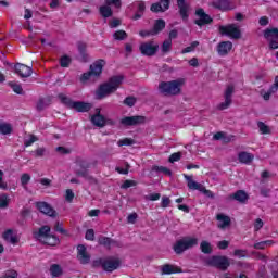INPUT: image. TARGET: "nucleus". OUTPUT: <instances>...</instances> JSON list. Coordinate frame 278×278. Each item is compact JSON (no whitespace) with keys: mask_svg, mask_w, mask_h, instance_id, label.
<instances>
[{"mask_svg":"<svg viewBox=\"0 0 278 278\" xmlns=\"http://www.w3.org/2000/svg\"><path fill=\"white\" fill-rule=\"evenodd\" d=\"M121 84H123V76H113L108 83L99 87L96 92L97 99H105V97H110V94L118 90Z\"/></svg>","mask_w":278,"mask_h":278,"instance_id":"f257e3e1","label":"nucleus"},{"mask_svg":"<svg viewBox=\"0 0 278 278\" xmlns=\"http://www.w3.org/2000/svg\"><path fill=\"white\" fill-rule=\"evenodd\" d=\"M181 86H184V79L163 81L159 85V90L165 97H175L181 93Z\"/></svg>","mask_w":278,"mask_h":278,"instance_id":"f03ea898","label":"nucleus"},{"mask_svg":"<svg viewBox=\"0 0 278 278\" xmlns=\"http://www.w3.org/2000/svg\"><path fill=\"white\" fill-rule=\"evenodd\" d=\"M105 66L104 60L96 61L91 66L90 71L83 74L80 77L81 84H88V81H97V78L103 73V67Z\"/></svg>","mask_w":278,"mask_h":278,"instance_id":"7ed1b4c3","label":"nucleus"},{"mask_svg":"<svg viewBox=\"0 0 278 278\" xmlns=\"http://www.w3.org/2000/svg\"><path fill=\"white\" fill-rule=\"evenodd\" d=\"M36 238L39 242H42V244H48V247L60 244V239L54 235H51V227L49 226H42L36 233Z\"/></svg>","mask_w":278,"mask_h":278,"instance_id":"20e7f679","label":"nucleus"},{"mask_svg":"<svg viewBox=\"0 0 278 278\" xmlns=\"http://www.w3.org/2000/svg\"><path fill=\"white\" fill-rule=\"evenodd\" d=\"M199 244V239L197 237H184L182 239L176 241L174 244V251L177 255H181L184 251H188V249H192Z\"/></svg>","mask_w":278,"mask_h":278,"instance_id":"39448f33","label":"nucleus"},{"mask_svg":"<svg viewBox=\"0 0 278 278\" xmlns=\"http://www.w3.org/2000/svg\"><path fill=\"white\" fill-rule=\"evenodd\" d=\"M60 99L63 103L70 105L72 110H76V112H90V110H92L91 103L81 101H71V99L66 98L64 94H61Z\"/></svg>","mask_w":278,"mask_h":278,"instance_id":"423d86ee","label":"nucleus"},{"mask_svg":"<svg viewBox=\"0 0 278 278\" xmlns=\"http://www.w3.org/2000/svg\"><path fill=\"white\" fill-rule=\"evenodd\" d=\"M206 264L219 268V270H227L229 268V258L226 256H212L206 260Z\"/></svg>","mask_w":278,"mask_h":278,"instance_id":"0eeeda50","label":"nucleus"},{"mask_svg":"<svg viewBox=\"0 0 278 278\" xmlns=\"http://www.w3.org/2000/svg\"><path fill=\"white\" fill-rule=\"evenodd\" d=\"M160 49V45L155 43L154 41L143 42L139 47V51L142 55H147L148 58H153L157 50Z\"/></svg>","mask_w":278,"mask_h":278,"instance_id":"6e6552de","label":"nucleus"},{"mask_svg":"<svg viewBox=\"0 0 278 278\" xmlns=\"http://www.w3.org/2000/svg\"><path fill=\"white\" fill-rule=\"evenodd\" d=\"M103 270L106 273H114L117 268H121V258L112 256L101 262Z\"/></svg>","mask_w":278,"mask_h":278,"instance_id":"1a4fd4ad","label":"nucleus"},{"mask_svg":"<svg viewBox=\"0 0 278 278\" xmlns=\"http://www.w3.org/2000/svg\"><path fill=\"white\" fill-rule=\"evenodd\" d=\"M219 34H222V36H228L229 38L238 39L240 38V28L235 24L219 26Z\"/></svg>","mask_w":278,"mask_h":278,"instance_id":"9d476101","label":"nucleus"},{"mask_svg":"<svg viewBox=\"0 0 278 278\" xmlns=\"http://www.w3.org/2000/svg\"><path fill=\"white\" fill-rule=\"evenodd\" d=\"M264 38L269 42L270 49H278V29L267 28L264 31Z\"/></svg>","mask_w":278,"mask_h":278,"instance_id":"9b49d317","label":"nucleus"},{"mask_svg":"<svg viewBox=\"0 0 278 278\" xmlns=\"http://www.w3.org/2000/svg\"><path fill=\"white\" fill-rule=\"evenodd\" d=\"M36 207L46 216H50L51 218H55V216H58V212L47 202H37Z\"/></svg>","mask_w":278,"mask_h":278,"instance_id":"f8f14e48","label":"nucleus"},{"mask_svg":"<svg viewBox=\"0 0 278 278\" xmlns=\"http://www.w3.org/2000/svg\"><path fill=\"white\" fill-rule=\"evenodd\" d=\"M233 90L235 87L233 85H229L224 93V99L225 101L218 104V110H227V108H229V105H231V97H233Z\"/></svg>","mask_w":278,"mask_h":278,"instance_id":"ddd939ff","label":"nucleus"},{"mask_svg":"<svg viewBox=\"0 0 278 278\" xmlns=\"http://www.w3.org/2000/svg\"><path fill=\"white\" fill-rule=\"evenodd\" d=\"M122 125H144L147 123V117L142 115L128 116L121 119Z\"/></svg>","mask_w":278,"mask_h":278,"instance_id":"4468645a","label":"nucleus"},{"mask_svg":"<svg viewBox=\"0 0 278 278\" xmlns=\"http://www.w3.org/2000/svg\"><path fill=\"white\" fill-rule=\"evenodd\" d=\"M195 14L198 16V20L195 21V25H199L200 27L202 25H207L208 23H212V17L203 11V9H198L195 11Z\"/></svg>","mask_w":278,"mask_h":278,"instance_id":"2eb2a0df","label":"nucleus"},{"mask_svg":"<svg viewBox=\"0 0 278 278\" xmlns=\"http://www.w3.org/2000/svg\"><path fill=\"white\" fill-rule=\"evenodd\" d=\"M91 123L96 127H105V116L101 115V109H96V114L91 116Z\"/></svg>","mask_w":278,"mask_h":278,"instance_id":"dca6fc26","label":"nucleus"},{"mask_svg":"<svg viewBox=\"0 0 278 278\" xmlns=\"http://www.w3.org/2000/svg\"><path fill=\"white\" fill-rule=\"evenodd\" d=\"M216 220L219 229H227L231 225V218L223 213L216 215Z\"/></svg>","mask_w":278,"mask_h":278,"instance_id":"f3484780","label":"nucleus"},{"mask_svg":"<svg viewBox=\"0 0 278 278\" xmlns=\"http://www.w3.org/2000/svg\"><path fill=\"white\" fill-rule=\"evenodd\" d=\"M170 8V1L169 0H161L157 3H153L151 5V12H166Z\"/></svg>","mask_w":278,"mask_h":278,"instance_id":"a211bd4d","label":"nucleus"},{"mask_svg":"<svg viewBox=\"0 0 278 278\" xmlns=\"http://www.w3.org/2000/svg\"><path fill=\"white\" fill-rule=\"evenodd\" d=\"M15 72L21 76V77H31V68L25 64L17 63L15 65Z\"/></svg>","mask_w":278,"mask_h":278,"instance_id":"6ab92c4d","label":"nucleus"},{"mask_svg":"<svg viewBox=\"0 0 278 278\" xmlns=\"http://www.w3.org/2000/svg\"><path fill=\"white\" fill-rule=\"evenodd\" d=\"M231 49H233V43L231 41H224L218 45L217 53L219 55H227Z\"/></svg>","mask_w":278,"mask_h":278,"instance_id":"aec40b11","label":"nucleus"},{"mask_svg":"<svg viewBox=\"0 0 278 278\" xmlns=\"http://www.w3.org/2000/svg\"><path fill=\"white\" fill-rule=\"evenodd\" d=\"M77 251H78L77 257H78L80 264H88V262H90V255H88V252H86V247L78 245Z\"/></svg>","mask_w":278,"mask_h":278,"instance_id":"412c9836","label":"nucleus"},{"mask_svg":"<svg viewBox=\"0 0 278 278\" xmlns=\"http://www.w3.org/2000/svg\"><path fill=\"white\" fill-rule=\"evenodd\" d=\"M184 177L187 181V187L189 188V190H198L199 192L201 190H203V185L194 181V179H192V176H188V175L184 174Z\"/></svg>","mask_w":278,"mask_h":278,"instance_id":"4be33fe9","label":"nucleus"},{"mask_svg":"<svg viewBox=\"0 0 278 278\" xmlns=\"http://www.w3.org/2000/svg\"><path fill=\"white\" fill-rule=\"evenodd\" d=\"M162 275H175V273H181V268L170 265V264H165L161 267Z\"/></svg>","mask_w":278,"mask_h":278,"instance_id":"5701e85b","label":"nucleus"},{"mask_svg":"<svg viewBox=\"0 0 278 278\" xmlns=\"http://www.w3.org/2000/svg\"><path fill=\"white\" fill-rule=\"evenodd\" d=\"M238 160L241 164H251V162L255 160V156L249 152H240L238 154Z\"/></svg>","mask_w":278,"mask_h":278,"instance_id":"b1692460","label":"nucleus"},{"mask_svg":"<svg viewBox=\"0 0 278 278\" xmlns=\"http://www.w3.org/2000/svg\"><path fill=\"white\" fill-rule=\"evenodd\" d=\"M214 8H217V10H230L231 7L229 4V0H216L213 2Z\"/></svg>","mask_w":278,"mask_h":278,"instance_id":"393cba45","label":"nucleus"},{"mask_svg":"<svg viewBox=\"0 0 278 278\" xmlns=\"http://www.w3.org/2000/svg\"><path fill=\"white\" fill-rule=\"evenodd\" d=\"M177 4L179 8L181 17L184 20L188 18V5L186 4V0H177Z\"/></svg>","mask_w":278,"mask_h":278,"instance_id":"a878e982","label":"nucleus"},{"mask_svg":"<svg viewBox=\"0 0 278 278\" xmlns=\"http://www.w3.org/2000/svg\"><path fill=\"white\" fill-rule=\"evenodd\" d=\"M63 273H64V269H62L61 265L52 264L50 266V275H51V277H62Z\"/></svg>","mask_w":278,"mask_h":278,"instance_id":"bb28decb","label":"nucleus"},{"mask_svg":"<svg viewBox=\"0 0 278 278\" xmlns=\"http://www.w3.org/2000/svg\"><path fill=\"white\" fill-rule=\"evenodd\" d=\"M100 14L101 16H103V18H110V16H112V8H110V4H108V2L100 7Z\"/></svg>","mask_w":278,"mask_h":278,"instance_id":"cd10ccee","label":"nucleus"},{"mask_svg":"<svg viewBox=\"0 0 278 278\" xmlns=\"http://www.w3.org/2000/svg\"><path fill=\"white\" fill-rule=\"evenodd\" d=\"M12 130L13 127L11 126V124L5 122L0 123V134H2V136H10V134H12Z\"/></svg>","mask_w":278,"mask_h":278,"instance_id":"c85d7f7f","label":"nucleus"},{"mask_svg":"<svg viewBox=\"0 0 278 278\" xmlns=\"http://www.w3.org/2000/svg\"><path fill=\"white\" fill-rule=\"evenodd\" d=\"M164 27H166V22H164V20H157L154 24V28L152 29V34H154V36H157V34H160V31H162Z\"/></svg>","mask_w":278,"mask_h":278,"instance_id":"c756f323","label":"nucleus"},{"mask_svg":"<svg viewBox=\"0 0 278 278\" xmlns=\"http://www.w3.org/2000/svg\"><path fill=\"white\" fill-rule=\"evenodd\" d=\"M4 240H7V242H11V244H16V242H18V239L16 238V236H14V232H12V230H7L3 235Z\"/></svg>","mask_w":278,"mask_h":278,"instance_id":"7c9ffc66","label":"nucleus"},{"mask_svg":"<svg viewBox=\"0 0 278 278\" xmlns=\"http://www.w3.org/2000/svg\"><path fill=\"white\" fill-rule=\"evenodd\" d=\"M233 199L236 201H239L240 203H244V201H247V199H249V195H247V192L240 190V191H237L235 194H233Z\"/></svg>","mask_w":278,"mask_h":278,"instance_id":"2f4dec72","label":"nucleus"},{"mask_svg":"<svg viewBox=\"0 0 278 278\" xmlns=\"http://www.w3.org/2000/svg\"><path fill=\"white\" fill-rule=\"evenodd\" d=\"M172 48H173V40L167 39L161 46V51H162V53H168Z\"/></svg>","mask_w":278,"mask_h":278,"instance_id":"473e14b6","label":"nucleus"},{"mask_svg":"<svg viewBox=\"0 0 278 278\" xmlns=\"http://www.w3.org/2000/svg\"><path fill=\"white\" fill-rule=\"evenodd\" d=\"M9 86L12 88L15 94H23V87L21 86V84L11 81L9 83Z\"/></svg>","mask_w":278,"mask_h":278,"instance_id":"72a5a7b5","label":"nucleus"},{"mask_svg":"<svg viewBox=\"0 0 278 278\" xmlns=\"http://www.w3.org/2000/svg\"><path fill=\"white\" fill-rule=\"evenodd\" d=\"M98 242L102 247H108V248H111L112 244H114V241L108 237H100Z\"/></svg>","mask_w":278,"mask_h":278,"instance_id":"f704fd0d","label":"nucleus"},{"mask_svg":"<svg viewBox=\"0 0 278 278\" xmlns=\"http://www.w3.org/2000/svg\"><path fill=\"white\" fill-rule=\"evenodd\" d=\"M202 253H212V244L207 241H202L200 244Z\"/></svg>","mask_w":278,"mask_h":278,"instance_id":"c9c22d12","label":"nucleus"},{"mask_svg":"<svg viewBox=\"0 0 278 278\" xmlns=\"http://www.w3.org/2000/svg\"><path fill=\"white\" fill-rule=\"evenodd\" d=\"M51 102L47 98L39 99L37 102V110H45Z\"/></svg>","mask_w":278,"mask_h":278,"instance_id":"e433bc0d","label":"nucleus"},{"mask_svg":"<svg viewBox=\"0 0 278 278\" xmlns=\"http://www.w3.org/2000/svg\"><path fill=\"white\" fill-rule=\"evenodd\" d=\"M257 127L261 134L263 135L270 134V127H268V125H265L264 122H258Z\"/></svg>","mask_w":278,"mask_h":278,"instance_id":"4c0bfd02","label":"nucleus"},{"mask_svg":"<svg viewBox=\"0 0 278 278\" xmlns=\"http://www.w3.org/2000/svg\"><path fill=\"white\" fill-rule=\"evenodd\" d=\"M10 204V197L8 194L0 195V207L5 208Z\"/></svg>","mask_w":278,"mask_h":278,"instance_id":"58836bf2","label":"nucleus"},{"mask_svg":"<svg viewBox=\"0 0 278 278\" xmlns=\"http://www.w3.org/2000/svg\"><path fill=\"white\" fill-rule=\"evenodd\" d=\"M197 47H199V43L197 41H193L190 46H188L187 48L182 49L181 53H192V51H194L197 49Z\"/></svg>","mask_w":278,"mask_h":278,"instance_id":"ea45409f","label":"nucleus"},{"mask_svg":"<svg viewBox=\"0 0 278 278\" xmlns=\"http://www.w3.org/2000/svg\"><path fill=\"white\" fill-rule=\"evenodd\" d=\"M78 51L80 55H83L84 62L88 61V55H86V43H79L78 45Z\"/></svg>","mask_w":278,"mask_h":278,"instance_id":"a19ab883","label":"nucleus"},{"mask_svg":"<svg viewBox=\"0 0 278 278\" xmlns=\"http://www.w3.org/2000/svg\"><path fill=\"white\" fill-rule=\"evenodd\" d=\"M113 36L115 40H125V38H127V33L125 30H117Z\"/></svg>","mask_w":278,"mask_h":278,"instance_id":"79ce46f5","label":"nucleus"},{"mask_svg":"<svg viewBox=\"0 0 278 278\" xmlns=\"http://www.w3.org/2000/svg\"><path fill=\"white\" fill-rule=\"evenodd\" d=\"M34 142H38V137L30 135L27 139H25L24 144L25 147H31Z\"/></svg>","mask_w":278,"mask_h":278,"instance_id":"37998d69","label":"nucleus"},{"mask_svg":"<svg viewBox=\"0 0 278 278\" xmlns=\"http://www.w3.org/2000/svg\"><path fill=\"white\" fill-rule=\"evenodd\" d=\"M154 170H157V173H163L164 175H167L168 177H170V175H173V172H170V169H168L167 167H164V166H156V167H154Z\"/></svg>","mask_w":278,"mask_h":278,"instance_id":"c03bdc74","label":"nucleus"},{"mask_svg":"<svg viewBox=\"0 0 278 278\" xmlns=\"http://www.w3.org/2000/svg\"><path fill=\"white\" fill-rule=\"evenodd\" d=\"M117 144L119 147H131V144H134V141L129 138H125V139H121Z\"/></svg>","mask_w":278,"mask_h":278,"instance_id":"a18cd8bd","label":"nucleus"},{"mask_svg":"<svg viewBox=\"0 0 278 278\" xmlns=\"http://www.w3.org/2000/svg\"><path fill=\"white\" fill-rule=\"evenodd\" d=\"M180 160H181V152L173 153V154L169 156V162H170V164H175V162H179Z\"/></svg>","mask_w":278,"mask_h":278,"instance_id":"49530a36","label":"nucleus"},{"mask_svg":"<svg viewBox=\"0 0 278 278\" xmlns=\"http://www.w3.org/2000/svg\"><path fill=\"white\" fill-rule=\"evenodd\" d=\"M136 180H125L124 184L121 186L124 190H127V188H132V186H136Z\"/></svg>","mask_w":278,"mask_h":278,"instance_id":"de8ad7c7","label":"nucleus"},{"mask_svg":"<svg viewBox=\"0 0 278 278\" xmlns=\"http://www.w3.org/2000/svg\"><path fill=\"white\" fill-rule=\"evenodd\" d=\"M73 199H75V193L73 192V190L67 189L65 191V200L71 203L73 201Z\"/></svg>","mask_w":278,"mask_h":278,"instance_id":"09e8293b","label":"nucleus"},{"mask_svg":"<svg viewBox=\"0 0 278 278\" xmlns=\"http://www.w3.org/2000/svg\"><path fill=\"white\" fill-rule=\"evenodd\" d=\"M200 192H202V194H205V197H207L208 199H214V192L205 189V186L203 185H202V189H200Z\"/></svg>","mask_w":278,"mask_h":278,"instance_id":"8fccbe9b","label":"nucleus"},{"mask_svg":"<svg viewBox=\"0 0 278 278\" xmlns=\"http://www.w3.org/2000/svg\"><path fill=\"white\" fill-rule=\"evenodd\" d=\"M262 227H264V220H262V218H257L254 222V231H260V229H262Z\"/></svg>","mask_w":278,"mask_h":278,"instance_id":"3c124183","label":"nucleus"},{"mask_svg":"<svg viewBox=\"0 0 278 278\" xmlns=\"http://www.w3.org/2000/svg\"><path fill=\"white\" fill-rule=\"evenodd\" d=\"M136 220H138V214L132 213L128 215L127 223H129V225H136Z\"/></svg>","mask_w":278,"mask_h":278,"instance_id":"603ef678","label":"nucleus"},{"mask_svg":"<svg viewBox=\"0 0 278 278\" xmlns=\"http://www.w3.org/2000/svg\"><path fill=\"white\" fill-rule=\"evenodd\" d=\"M31 177L29 176V174H23L21 177V184L22 186H27L30 181Z\"/></svg>","mask_w":278,"mask_h":278,"instance_id":"864d4df0","label":"nucleus"},{"mask_svg":"<svg viewBox=\"0 0 278 278\" xmlns=\"http://www.w3.org/2000/svg\"><path fill=\"white\" fill-rule=\"evenodd\" d=\"M125 105H128L129 108H134L136 105V98L128 97L124 100Z\"/></svg>","mask_w":278,"mask_h":278,"instance_id":"5fc2aeb1","label":"nucleus"},{"mask_svg":"<svg viewBox=\"0 0 278 278\" xmlns=\"http://www.w3.org/2000/svg\"><path fill=\"white\" fill-rule=\"evenodd\" d=\"M70 64H71V58H68V56H63L62 59H61V66L63 67V68H67V66H70Z\"/></svg>","mask_w":278,"mask_h":278,"instance_id":"6e6d98bb","label":"nucleus"},{"mask_svg":"<svg viewBox=\"0 0 278 278\" xmlns=\"http://www.w3.org/2000/svg\"><path fill=\"white\" fill-rule=\"evenodd\" d=\"M170 205V198L163 195L161 201V207H168Z\"/></svg>","mask_w":278,"mask_h":278,"instance_id":"4d7b16f0","label":"nucleus"},{"mask_svg":"<svg viewBox=\"0 0 278 278\" xmlns=\"http://www.w3.org/2000/svg\"><path fill=\"white\" fill-rule=\"evenodd\" d=\"M0 188L1 190H8V182L3 181V170H0Z\"/></svg>","mask_w":278,"mask_h":278,"instance_id":"13d9d810","label":"nucleus"},{"mask_svg":"<svg viewBox=\"0 0 278 278\" xmlns=\"http://www.w3.org/2000/svg\"><path fill=\"white\" fill-rule=\"evenodd\" d=\"M160 193H151L146 197L148 201H160Z\"/></svg>","mask_w":278,"mask_h":278,"instance_id":"bf43d9fd","label":"nucleus"},{"mask_svg":"<svg viewBox=\"0 0 278 278\" xmlns=\"http://www.w3.org/2000/svg\"><path fill=\"white\" fill-rule=\"evenodd\" d=\"M86 240H94V230L93 229H89L86 231L85 235Z\"/></svg>","mask_w":278,"mask_h":278,"instance_id":"052dcab7","label":"nucleus"},{"mask_svg":"<svg viewBox=\"0 0 278 278\" xmlns=\"http://www.w3.org/2000/svg\"><path fill=\"white\" fill-rule=\"evenodd\" d=\"M105 3H108V5H114L115 8H121L122 5L121 0H106Z\"/></svg>","mask_w":278,"mask_h":278,"instance_id":"680f3d73","label":"nucleus"},{"mask_svg":"<svg viewBox=\"0 0 278 278\" xmlns=\"http://www.w3.org/2000/svg\"><path fill=\"white\" fill-rule=\"evenodd\" d=\"M139 35L141 36V38H148L149 36H155V34H153V30H141L139 33Z\"/></svg>","mask_w":278,"mask_h":278,"instance_id":"e2e57ef3","label":"nucleus"},{"mask_svg":"<svg viewBox=\"0 0 278 278\" xmlns=\"http://www.w3.org/2000/svg\"><path fill=\"white\" fill-rule=\"evenodd\" d=\"M18 277V274L16 273V270H9L5 273L4 278H16Z\"/></svg>","mask_w":278,"mask_h":278,"instance_id":"0e129e2a","label":"nucleus"},{"mask_svg":"<svg viewBox=\"0 0 278 278\" xmlns=\"http://www.w3.org/2000/svg\"><path fill=\"white\" fill-rule=\"evenodd\" d=\"M218 249L225 250L227 247H229V241L223 240L217 243Z\"/></svg>","mask_w":278,"mask_h":278,"instance_id":"69168bd1","label":"nucleus"},{"mask_svg":"<svg viewBox=\"0 0 278 278\" xmlns=\"http://www.w3.org/2000/svg\"><path fill=\"white\" fill-rule=\"evenodd\" d=\"M236 257H247V251L244 250H235Z\"/></svg>","mask_w":278,"mask_h":278,"instance_id":"338daca9","label":"nucleus"},{"mask_svg":"<svg viewBox=\"0 0 278 278\" xmlns=\"http://www.w3.org/2000/svg\"><path fill=\"white\" fill-rule=\"evenodd\" d=\"M271 275L274 278H278V262L273 266Z\"/></svg>","mask_w":278,"mask_h":278,"instance_id":"774afa93","label":"nucleus"}]
</instances>
